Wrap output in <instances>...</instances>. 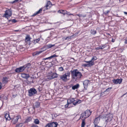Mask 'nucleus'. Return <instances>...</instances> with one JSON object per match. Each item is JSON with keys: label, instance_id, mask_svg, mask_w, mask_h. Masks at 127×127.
Segmentation results:
<instances>
[{"label": "nucleus", "instance_id": "obj_1", "mask_svg": "<svg viewBox=\"0 0 127 127\" xmlns=\"http://www.w3.org/2000/svg\"><path fill=\"white\" fill-rule=\"evenodd\" d=\"M70 72L72 79L75 81L80 80L82 77L83 75L81 72L77 69H74L71 70Z\"/></svg>", "mask_w": 127, "mask_h": 127}, {"label": "nucleus", "instance_id": "obj_2", "mask_svg": "<svg viewBox=\"0 0 127 127\" xmlns=\"http://www.w3.org/2000/svg\"><path fill=\"white\" fill-rule=\"evenodd\" d=\"M100 117V118L105 119V122L106 124L108 122H110L112 120V119L113 115L111 114H102L98 116Z\"/></svg>", "mask_w": 127, "mask_h": 127}, {"label": "nucleus", "instance_id": "obj_3", "mask_svg": "<svg viewBox=\"0 0 127 127\" xmlns=\"http://www.w3.org/2000/svg\"><path fill=\"white\" fill-rule=\"evenodd\" d=\"M81 102L82 101L81 100H79L76 101L74 98H72L67 100V104L65 105V108L68 107L69 105L72 103H73V104L74 105H76L77 104L81 103Z\"/></svg>", "mask_w": 127, "mask_h": 127}, {"label": "nucleus", "instance_id": "obj_4", "mask_svg": "<svg viewBox=\"0 0 127 127\" xmlns=\"http://www.w3.org/2000/svg\"><path fill=\"white\" fill-rule=\"evenodd\" d=\"M31 65V64L30 63L28 64L22 66H21L19 68H16L15 70V71L17 73H19L23 71L26 68H29Z\"/></svg>", "mask_w": 127, "mask_h": 127}, {"label": "nucleus", "instance_id": "obj_5", "mask_svg": "<svg viewBox=\"0 0 127 127\" xmlns=\"http://www.w3.org/2000/svg\"><path fill=\"white\" fill-rule=\"evenodd\" d=\"M70 75V73L69 71L65 72L64 74L61 76L60 78L63 81H66L69 79Z\"/></svg>", "mask_w": 127, "mask_h": 127}, {"label": "nucleus", "instance_id": "obj_6", "mask_svg": "<svg viewBox=\"0 0 127 127\" xmlns=\"http://www.w3.org/2000/svg\"><path fill=\"white\" fill-rule=\"evenodd\" d=\"M58 74L56 73H53L52 72L50 71L47 74V78L49 79H51L57 78L58 77Z\"/></svg>", "mask_w": 127, "mask_h": 127}, {"label": "nucleus", "instance_id": "obj_7", "mask_svg": "<svg viewBox=\"0 0 127 127\" xmlns=\"http://www.w3.org/2000/svg\"><path fill=\"white\" fill-rule=\"evenodd\" d=\"M12 15V11L10 9H7L5 12L3 17L8 19V17L11 16Z\"/></svg>", "mask_w": 127, "mask_h": 127}, {"label": "nucleus", "instance_id": "obj_8", "mask_svg": "<svg viewBox=\"0 0 127 127\" xmlns=\"http://www.w3.org/2000/svg\"><path fill=\"white\" fill-rule=\"evenodd\" d=\"M37 91L34 88H31L29 90V95L30 96H33L36 93Z\"/></svg>", "mask_w": 127, "mask_h": 127}, {"label": "nucleus", "instance_id": "obj_9", "mask_svg": "<svg viewBox=\"0 0 127 127\" xmlns=\"http://www.w3.org/2000/svg\"><path fill=\"white\" fill-rule=\"evenodd\" d=\"M58 125L57 122H52L48 123L45 127H57Z\"/></svg>", "mask_w": 127, "mask_h": 127}, {"label": "nucleus", "instance_id": "obj_10", "mask_svg": "<svg viewBox=\"0 0 127 127\" xmlns=\"http://www.w3.org/2000/svg\"><path fill=\"white\" fill-rule=\"evenodd\" d=\"M84 62L86 63H88L87 64H83V66L85 67H91L94 64V62L86 61H85Z\"/></svg>", "mask_w": 127, "mask_h": 127}, {"label": "nucleus", "instance_id": "obj_11", "mask_svg": "<svg viewBox=\"0 0 127 127\" xmlns=\"http://www.w3.org/2000/svg\"><path fill=\"white\" fill-rule=\"evenodd\" d=\"M21 118V117L20 116H17L15 118L12 119V122L13 124H15L17 122L18 120Z\"/></svg>", "mask_w": 127, "mask_h": 127}, {"label": "nucleus", "instance_id": "obj_12", "mask_svg": "<svg viewBox=\"0 0 127 127\" xmlns=\"http://www.w3.org/2000/svg\"><path fill=\"white\" fill-rule=\"evenodd\" d=\"M89 82L90 81L88 80H85L83 81V84L84 88L85 89H87L88 85L90 84Z\"/></svg>", "mask_w": 127, "mask_h": 127}, {"label": "nucleus", "instance_id": "obj_13", "mask_svg": "<svg viewBox=\"0 0 127 127\" xmlns=\"http://www.w3.org/2000/svg\"><path fill=\"white\" fill-rule=\"evenodd\" d=\"M122 79L121 78L117 79H113L112 80V81L114 84H117L118 83L120 84L122 83Z\"/></svg>", "mask_w": 127, "mask_h": 127}, {"label": "nucleus", "instance_id": "obj_14", "mask_svg": "<svg viewBox=\"0 0 127 127\" xmlns=\"http://www.w3.org/2000/svg\"><path fill=\"white\" fill-rule=\"evenodd\" d=\"M41 49L42 50L41 51H36V52H35L34 53V54L35 55H37L41 53H42L43 52H44L46 50V49L44 47H43L41 48Z\"/></svg>", "mask_w": 127, "mask_h": 127}, {"label": "nucleus", "instance_id": "obj_15", "mask_svg": "<svg viewBox=\"0 0 127 127\" xmlns=\"http://www.w3.org/2000/svg\"><path fill=\"white\" fill-rule=\"evenodd\" d=\"M100 120V117H97L96 118L94 121V124L95 126L97 125L99 122Z\"/></svg>", "mask_w": 127, "mask_h": 127}, {"label": "nucleus", "instance_id": "obj_16", "mask_svg": "<svg viewBox=\"0 0 127 127\" xmlns=\"http://www.w3.org/2000/svg\"><path fill=\"white\" fill-rule=\"evenodd\" d=\"M21 77L23 78L27 79L30 77V76L28 74L22 73L21 74Z\"/></svg>", "mask_w": 127, "mask_h": 127}, {"label": "nucleus", "instance_id": "obj_17", "mask_svg": "<svg viewBox=\"0 0 127 127\" xmlns=\"http://www.w3.org/2000/svg\"><path fill=\"white\" fill-rule=\"evenodd\" d=\"M84 113H85V116L87 118L91 114V112L88 110H86Z\"/></svg>", "mask_w": 127, "mask_h": 127}, {"label": "nucleus", "instance_id": "obj_18", "mask_svg": "<svg viewBox=\"0 0 127 127\" xmlns=\"http://www.w3.org/2000/svg\"><path fill=\"white\" fill-rule=\"evenodd\" d=\"M40 106V103L38 102H36L33 104V108L34 109L35 108H37Z\"/></svg>", "mask_w": 127, "mask_h": 127}, {"label": "nucleus", "instance_id": "obj_19", "mask_svg": "<svg viewBox=\"0 0 127 127\" xmlns=\"http://www.w3.org/2000/svg\"><path fill=\"white\" fill-rule=\"evenodd\" d=\"M31 39L29 35L27 34L26 37L25 41V42H28L30 41V39Z\"/></svg>", "mask_w": 127, "mask_h": 127}, {"label": "nucleus", "instance_id": "obj_20", "mask_svg": "<svg viewBox=\"0 0 127 127\" xmlns=\"http://www.w3.org/2000/svg\"><path fill=\"white\" fill-rule=\"evenodd\" d=\"M4 117L6 120H10L11 119V118L10 117L9 114H6L5 115Z\"/></svg>", "mask_w": 127, "mask_h": 127}, {"label": "nucleus", "instance_id": "obj_21", "mask_svg": "<svg viewBox=\"0 0 127 127\" xmlns=\"http://www.w3.org/2000/svg\"><path fill=\"white\" fill-rule=\"evenodd\" d=\"M79 85L78 84H77L76 85L73 86L72 87V89L73 90H75L76 89H77L79 88Z\"/></svg>", "mask_w": 127, "mask_h": 127}, {"label": "nucleus", "instance_id": "obj_22", "mask_svg": "<svg viewBox=\"0 0 127 127\" xmlns=\"http://www.w3.org/2000/svg\"><path fill=\"white\" fill-rule=\"evenodd\" d=\"M8 78L6 77H3L2 79V81L3 83L6 84L8 82Z\"/></svg>", "mask_w": 127, "mask_h": 127}, {"label": "nucleus", "instance_id": "obj_23", "mask_svg": "<svg viewBox=\"0 0 127 127\" xmlns=\"http://www.w3.org/2000/svg\"><path fill=\"white\" fill-rule=\"evenodd\" d=\"M58 56L56 55L55 54H54L53 55L51 56H50V57L47 58H45L44 59L45 60H47V59H51V58H53L54 57H58Z\"/></svg>", "mask_w": 127, "mask_h": 127}, {"label": "nucleus", "instance_id": "obj_24", "mask_svg": "<svg viewBox=\"0 0 127 127\" xmlns=\"http://www.w3.org/2000/svg\"><path fill=\"white\" fill-rule=\"evenodd\" d=\"M87 117H86V116H85V113H83L81 114V117L80 118H83L84 119H85Z\"/></svg>", "mask_w": 127, "mask_h": 127}, {"label": "nucleus", "instance_id": "obj_25", "mask_svg": "<svg viewBox=\"0 0 127 127\" xmlns=\"http://www.w3.org/2000/svg\"><path fill=\"white\" fill-rule=\"evenodd\" d=\"M42 9H40L38 11L35 13L34 14L32 15V16H34L35 15L38 14H39L40 13L41 11H42Z\"/></svg>", "mask_w": 127, "mask_h": 127}, {"label": "nucleus", "instance_id": "obj_26", "mask_svg": "<svg viewBox=\"0 0 127 127\" xmlns=\"http://www.w3.org/2000/svg\"><path fill=\"white\" fill-rule=\"evenodd\" d=\"M32 118L30 117H28L26 120L25 122V123H28L30 122L32 120Z\"/></svg>", "mask_w": 127, "mask_h": 127}, {"label": "nucleus", "instance_id": "obj_27", "mask_svg": "<svg viewBox=\"0 0 127 127\" xmlns=\"http://www.w3.org/2000/svg\"><path fill=\"white\" fill-rule=\"evenodd\" d=\"M105 47V45H102L101 46H100L95 48L96 50H99V49H102Z\"/></svg>", "mask_w": 127, "mask_h": 127}, {"label": "nucleus", "instance_id": "obj_28", "mask_svg": "<svg viewBox=\"0 0 127 127\" xmlns=\"http://www.w3.org/2000/svg\"><path fill=\"white\" fill-rule=\"evenodd\" d=\"M91 34L94 35L96 33V31L94 30H91Z\"/></svg>", "mask_w": 127, "mask_h": 127}, {"label": "nucleus", "instance_id": "obj_29", "mask_svg": "<svg viewBox=\"0 0 127 127\" xmlns=\"http://www.w3.org/2000/svg\"><path fill=\"white\" fill-rule=\"evenodd\" d=\"M76 15L78 16L79 17H85L86 16V14L83 15L82 14H77Z\"/></svg>", "mask_w": 127, "mask_h": 127}, {"label": "nucleus", "instance_id": "obj_30", "mask_svg": "<svg viewBox=\"0 0 127 127\" xmlns=\"http://www.w3.org/2000/svg\"><path fill=\"white\" fill-rule=\"evenodd\" d=\"M85 120L83 119H82V123L81 124V127H84L85 125Z\"/></svg>", "mask_w": 127, "mask_h": 127}, {"label": "nucleus", "instance_id": "obj_31", "mask_svg": "<svg viewBox=\"0 0 127 127\" xmlns=\"http://www.w3.org/2000/svg\"><path fill=\"white\" fill-rule=\"evenodd\" d=\"M23 125V124L22 123H20L19 124H17L16 127H21Z\"/></svg>", "mask_w": 127, "mask_h": 127}, {"label": "nucleus", "instance_id": "obj_32", "mask_svg": "<svg viewBox=\"0 0 127 127\" xmlns=\"http://www.w3.org/2000/svg\"><path fill=\"white\" fill-rule=\"evenodd\" d=\"M51 4L50 1H48V2L47 3L46 5L48 7V8H49L51 6Z\"/></svg>", "mask_w": 127, "mask_h": 127}, {"label": "nucleus", "instance_id": "obj_33", "mask_svg": "<svg viewBox=\"0 0 127 127\" xmlns=\"http://www.w3.org/2000/svg\"><path fill=\"white\" fill-rule=\"evenodd\" d=\"M97 59V58L96 57L94 56L92 57L91 60L90 61H91V62H94L93 61H94V60H96Z\"/></svg>", "mask_w": 127, "mask_h": 127}, {"label": "nucleus", "instance_id": "obj_34", "mask_svg": "<svg viewBox=\"0 0 127 127\" xmlns=\"http://www.w3.org/2000/svg\"><path fill=\"white\" fill-rule=\"evenodd\" d=\"M40 40V39L39 38H38L34 40L33 41V43L34 44H36V43H38Z\"/></svg>", "mask_w": 127, "mask_h": 127}, {"label": "nucleus", "instance_id": "obj_35", "mask_svg": "<svg viewBox=\"0 0 127 127\" xmlns=\"http://www.w3.org/2000/svg\"><path fill=\"white\" fill-rule=\"evenodd\" d=\"M34 122L36 124H38L39 123V121L38 119H36L34 120Z\"/></svg>", "mask_w": 127, "mask_h": 127}, {"label": "nucleus", "instance_id": "obj_36", "mask_svg": "<svg viewBox=\"0 0 127 127\" xmlns=\"http://www.w3.org/2000/svg\"><path fill=\"white\" fill-rule=\"evenodd\" d=\"M72 36H68L67 37H64L63 38L65 40H66L67 39H71V37Z\"/></svg>", "mask_w": 127, "mask_h": 127}, {"label": "nucleus", "instance_id": "obj_37", "mask_svg": "<svg viewBox=\"0 0 127 127\" xmlns=\"http://www.w3.org/2000/svg\"><path fill=\"white\" fill-rule=\"evenodd\" d=\"M64 11V10H59L58 11V12L59 13H63V12L64 11ZM66 12H67V11H66Z\"/></svg>", "mask_w": 127, "mask_h": 127}, {"label": "nucleus", "instance_id": "obj_38", "mask_svg": "<svg viewBox=\"0 0 127 127\" xmlns=\"http://www.w3.org/2000/svg\"><path fill=\"white\" fill-rule=\"evenodd\" d=\"M48 8H49L46 5L45 6H44L43 8V9H44V11L46 10H47Z\"/></svg>", "mask_w": 127, "mask_h": 127}, {"label": "nucleus", "instance_id": "obj_39", "mask_svg": "<svg viewBox=\"0 0 127 127\" xmlns=\"http://www.w3.org/2000/svg\"><path fill=\"white\" fill-rule=\"evenodd\" d=\"M112 89L111 88H107L106 91H105L104 92H105L106 91L108 92L110 91V90Z\"/></svg>", "mask_w": 127, "mask_h": 127}, {"label": "nucleus", "instance_id": "obj_40", "mask_svg": "<svg viewBox=\"0 0 127 127\" xmlns=\"http://www.w3.org/2000/svg\"><path fill=\"white\" fill-rule=\"evenodd\" d=\"M26 82L28 84H30L32 83H33V81H29L28 80H27L26 81Z\"/></svg>", "mask_w": 127, "mask_h": 127}, {"label": "nucleus", "instance_id": "obj_41", "mask_svg": "<svg viewBox=\"0 0 127 127\" xmlns=\"http://www.w3.org/2000/svg\"><path fill=\"white\" fill-rule=\"evenodd\" d=\"M55 45H52L51 44H49L48 45V47H49V48H51L52 47L54 46Z\"/></svg>", "mask_w": 127, "mask_h": 127}, {"label": "nucleus", "instance_id": "obj_42", "mask_svg": "<svg viewBox=\"0 0 127 127\" xmlns=\"http://www.w3.org/2000/svg\"><path fill=\"white\" fill-rule=\"evenodd\" d=\"M64 70L63 68L62 67H61L59 68V70L60 71H62Z\"/></svg>", "mask_w": 127, "mask_h": 127}, {"label": "nucleus", "instance_id": "obj_43", "mask_svg": "<svg viewBox=\"0 0 127 127\" xmlns=\"http://www.w3.org/2000/svg\"><path fill=\"white\" fill-rule=\"evenodd\" d=\"M12 22L15 23L17 22V21L14 19H13L12 20Z\"/></svg>", "mask_w": 127, "mask_h": 127}, {"label": "nucleus", "instance_id": "obj_44", "mask_svg": "<svg viewBox=\"0 0 127 127\" xmlns=\"http://www.w3.org/2000/svg\"><path fill=\"white\" fill-rule=\"evenodd\" d=\"M37 125H33L31 126V127H37Z\"/></svg>", "mask_w": 127, "mask_h": 127}, {"label": "nucleus", "instance_id": "obj_45", "mask_svg": "<svg viewBox=\"0 0 127 127\" xmlns=\"http://www.w3.org/2000/svg\"><path fill=\"white\" fill-rule=\"evenodd\" d=\"M115 41V39H114L112 38V42H114Z\"/></svg>", "mask_w": 127, "mask_h": 127}, {"label": "nucleus", "instance_id": "obj_46", "mask_svg": "<svg viewBox=\"0 0 127 127\" xmlns=\"http://www.w3.org/2000/svg\"><path fill=\"white\" fill-rule=\"evenodd\" d=\"M104 92H102L100 95V96H102V95L103 94Z\"/></svg>", "mask_w": 127, "mask_h": 127}, {"label": "nucleus", "instance_id": "obj_47", "mask_svg": "<svg viewBox=\"0 0 127 127\" xmlns=\"http://www.w3.org/2000/svg\"><path fill=\"white\" fill-rule=\"evenodd\" d=\"M2 85V84L0 82V89L1 88V85Z\"/></svg>", "mask_w": 127, "mask_h": 127}, {"label": "nucleus", "instance_id": "obj_48", "mask_svg": "<svg viewBox=\"0 0 127 127\" xmlns=\"http://www.w3.org/2000/svg\"><path fill=\"white\" fill-rule=\"evenodd\" d=\"M14 31L15 32H19L20 31L19 30H14Z\"/></svg>", "mask_w": 127, "mask_h": 127}, {"label": "nucleus", "instance_id": "obj_49", "mask_svg": "<svg viewBox=\"0 0 127 127\" xmlns=\"http://www.w3.org/2000/svg\"><path fill=\"white\" fill-rule=\"evenodd\" d=\"M63 14H64V15L65 14H68L67 13H64L63 12Z\"/></svg>", "mask_w": 127, "mask_h": 127}, {"label": "nucleus", "instance_id": "obj_50", "mask_svg": "<svg viewBox=\"0 0 127 127\" xmlns=\"http://www.w3.org/2000/svg\"><path fill=\"white\" fill-rule=\"evenodd\" d=\"M124 13L125 14H127V12H124Z\"/></svg>", "mask_w": 127, "mask_h": 127}, {"label": "nucleus", "instance_id": "obj_51", "mask_svg": "<svg viewBox=\"0 0 127 127\" xmlns=\"http://www.w3.org/2000/svg\"><path fill=\"white\" fill-rule=\"evenodd\" d=\"M126 94H127V93H126L125 94H124L122 96H124V95H125Z\"/></svg>", "mask_w": 127, "mask_h": 127}, {"label": "nucleus", "instance_id": "obj_52", "mask_svg": "<svg viewBox=\"0 0 127 127\" xmlns=\"http://www.w3.org/2000/svg\"><path fill=\"white\" fill-rule=\"evenodd\" d=\"M69 15H72L73 16H74V15H73V14H69Z\"/></svg>", "mask_w": 127, "mask_h": 127}, {"label": "nucleus", "instance_id": "obj_53", "mask_svg": "<svg viewBox=\"0 0 127 127\" xmlns=\"http://www.w3.org/2000/svg\"><path fill=\"white\" fill-rule=\"evenodd\" d=\"M109 12V11H107V13H108Z\"/></svg>", "mask_w": 127, "mask_h": 127}, {"label": "nucleus", "instance_id": "obj_54", "mask_svg": "<svg viewBox=\"0 0 127 127\" xmlns=\"http://www.w3.org/2000/svg\"><path fill=\"white\" fill-rule=\"evenodd\" d=\"M67 14H67V15H69V14H69V13H67Z\"/></svg>", "mask_w": 127, "mask_h": 127}, {"label": "nucleus", "instance_id": "obj_55", "mask_svg": "<svg viewBox=\"0 0 127 127\" xmlns=\"http://www.w3.org/2000/svg\"><path fill=\"white\" fill-rule=\"evenodd\" d=\"M56 116H57V115H55V117H56Z\"/></svg>", "mask_w": 127, "mask_h": 127}, {"label": "nucleus", "instance_id": "obj_56", "mask_svg": "<svg viewBox=\"0 0 127 127\" xmlns=\"http://www.w3.org/2000/svg\"><path fill=\"white\" fill-rule=\"evenodd\" d=\"M70 107V106H69V107H69H69Z\"/></svg>", "mask_w": 127, "mask_h": 127}]
</instances>
